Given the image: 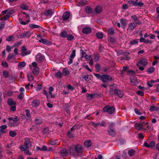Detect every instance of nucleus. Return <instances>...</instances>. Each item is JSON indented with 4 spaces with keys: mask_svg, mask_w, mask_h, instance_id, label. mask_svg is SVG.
I'll list each match as a JSON object with an SVG mask.
<instances>
[{
    "mask_svg": "<svg viewBox=\"0 0 159 159\" xmlns=\"http://www.w3.org/2000/svg\"><path fill=\"white\" fill-rule=\"evenodd\" d=\"M11 106L10 110L12 111H15L16 110V105H13Z\"/></svg>",
    "mask_w": 159,
    "mask_h": 159,
    "instance_id": "0e129e2a",
    "label": "nucleus"
},
{
    "mask_svg": "<svg viewBox=\"0 0 159 159\" xmlns=\"http://www.w3.org/2000/svg\"><path fill=\"white\" fill-rule=\"evenodd\" d=\"M120 22L121 24V26L123 29H125L127 23V20L126 19L122 18L120 20Z\"/></svg>",
    "mask_w": 159,
    "mask_h": 159,
    "instance_id": "dca6fc26",
    "label": "nucleus"
},
{
    "mask_svg": "<svg viewBox=\"0 0 159 159\" xmlns=\"http://www.w3.org/2000/svg\"><path fill=\"white\" fill-rule=\"evenodd\" d=\"M67 35V32L66 31H61L60 34V36L63 38H66Z\"/></svg>",
    "mask_w": 159,
    "mask_h": 159,
    "instance_id": "ea45409f",
    "label": "nucleus"
},
{
    "mask_svg": "<svg viewBox=\"0 0 159 159\" xmlns=\"http://www.w3.org/2000/svg\"><path fill=\"white\" fill-rule=\"evenodd\" d=\"M17 134L13 130H10L9 131V136L12 137H14Z\"/></svg>",
    "mask_w": 159,
    "mask_h": 159,
    "instance_id": "4c0bfd02",
    "label": "nucleus"
},
{
    "mask_svg": "<svg viewBox=\"0 0 159 159\" xmlns=\"http://www.w3.org/2000/svg\"><path fill=\"white\" fill-rule=\"evenodd\" d=\"M31 53V51L27 49L25 46H23L21 49V55L23 57L29 55Z\"/></svg>",
    "mask_w": 159,
    "mask_h": 159,
    "instance_id": "423d86ee",
    "label": "nucleus"
},
{
    "mask_svg": "<svg viewBox=\"0 0 159 159\" xmlns=\"http://www.w3.org/2000/svg\"><path fill=\"white\" fill-rule=\"evenodd\" d=\"M76 50H73L69 58L73 59L75 56Z\"/></svg>",
    "mask_w": 159,
    "mask_h": 159,
    "instance_id": "3c124183",
    "label": "nucleus"
},
{
    "mask_svg": "<svg viewBox=\"0 0 159 159\" xmlns=\"http://www.w3.org/2000/svg\"><path fill=\"white\" fill-rule=\"evenodd\" d=\"M136 25H140L142 24L141 21L138 20L137 16L136 15H134L131 16Z\"/></svg>",
    "mask_w": 159,
    "mask_h": 159,
    "instance_id": "4468645a",
    "label": "nucleus"
},
{
    "mask_svg": "<svg viewBox=\"0 0 159 159\" xmlns=\"http://www.w3.org/2000/svg\"><path fill=\"white\" fill-rule=\"evenodd\" d=\"M42 130L43 134H47L48 132L49 129L48 128L46 127L42 129Z\"/></svg>",
    "mask_w": 159,
    "mask_h": 159,
    "instance_id": "603ef678",
    "label": "nucleus"
},
{
    "mask_svg": "<svg viewBox=\"0 0 159 159\" xmlns=\"http://www.w3.org/2000/svg\"><path fill=\"white\" fill-rule=\"evenodd\" d=\"M103 11V7L101 5H98L95 8V11L97 14H99Z\"/></svg>",
    "mask_w": 159,
    "mask_h": 159,
    "instance_id": "f3484780",
    "label": "nucleus"
},
{
    "mask_svg": "<svg viewBox=\"0 0 159 159\" xmlns=\"http://www.w3.org/2000/svg\"><path fill=\"white\" fill-rule=\"evenodd\" d=\"M108 34L111 35H113L114 34V30L112 28H110L107 30Z\"/></svg>",
    "mask_w": 159,
    "mask_h": 159,
    "instance_id": "72a5a7b5",
    "label": "nucleus"
},
{
    "mask_svg": "<svg viewBox=\"0 0 159 159\" xmlns=\"http://www.w3.org/2000/svg\"><path fill=\"white\" fill-rule=\"evenodd\" d=\"M70 13L68 11H66L63 14L62 18L64 20L66 21L69 18Z\"/></svg>",
    "mask_w": 159,
    "mask_h": 159,
    "instance_id": "6ab92c4d",
    "label": "nucleus"
},
{
    "mask_svg": "<svg viewBox=\"0 0 159 159\" xmlns=\"http://www.w3.org/2000/svg\"><path fill=\"white\" fill-rule=\"evenodd\" d=\"M108 40L109 42L111 43H113L116 41L115 38L111 37H110L108 38Z\"/></svg>",
    "mask_w": 159,
    "mask_h": 159,
    "instance_id": "5fc2aeb1",
    "label": "nucleus"
},
{
    "mask_svg": "<svg viewBox=\"0 0 159 159\" xmlns=\"http://www.w3.org/2000/svg\"><path fill=\"white\" fill-rule=\"evenodd\" d=\"M64 110L66 113L69 115L70 114L71 108L68 104H65L64 107Z\"/></svg>",
    "mask_w": 159,
    "mask_h": 159,
    "instance_id": "aec40b11",
    "label": "nucleus"
},
{
    "mask_svg": "<svg viewBox=\"0 0 159 159\" xmlns=\"http://www.w3.org/2000/svg\"><path fill=\"white\" fill-rule=\"evenodd\" d=\"M1 65L2 66H4L6 68H7L8 66V64L6 61H2L1 63Z\"/></svg>",
    "mask_w": 159,
    "mask_h": 159,
    "instance_id": "774afa93",
    "label": "nucleus"
},
{
    "mask_svg": "<svg viewBox=\"0 0 159 159\" xmlns=\"http://www.w3.org/2000/svg\"><path fill=\"white\" fill-rule=\"evenodd\" d=\"M91 124L95 128H96L99 126L98 122H92Z\"/></svg>",
    "mask_w": 159,
    "mask_h": 159,
    "instance_id": "680f3d73",
    "label": "nucleus"
},
{
    "mask_svg": "<svg viewBox=\"0 0 159 159\" xmlns=\"http://www.w3.org/2000/svg\"><path fill=\"white\" fill-rule=\"evenodd\" d=\"M61 155L62 156L66 157L68 155V152L65 148L61 149L60 151Z\"/></svg>",
    "mask_w": 159,
    "mask_h": 159,
    "instance_id": "b1692460",
    "label": "nucleus"
},
{
    "mask_svg": "<svg viewBox=\"0 0 159 159\" xmlns=\"http://www.w3.org/2000/svg\"><path fill=\"white\" fill-rule=\"evenodd\" d=\"M130 83L133 85H135L138 83V82L135 80L133 79L130 81Z\"/></svg>",
    "mask_w": 159,
    "mask_h": 159,
    "instance_id": "052dcab7",
    "label": "nucleus"
},
{
    "mask_svg": "<svg viewBox=\"0 0 159 159\" xmlns=\"http://www.w3.org/2000/svg\"><path fill=\"white\" fill-rule=\"evenodd\" d=\"M93 75L97 78L101 80V78L102 77V75H101L99 74H97L95 73H93Z\"/></svg>",
    "mask_w": 159,
    "mask_h": 159,
    "instance_id": "4d7b16f0",
    "label": "nucleus"
},
{
    "mask_svg": "<svg viewBox=\"0 0 159 159\" xmlns=\"http://www.w3.org/2000/svg\"><path fill=\"white\" fill-rule=\"evenodd\" d=\"M138 43V39H134L129 42V43L131 45L137 44Z\"/></svg>",
    "mask_w": 159,
    "mask_h": 159,
    "instance_id": "49530a36",
    "label": "nucleus"
},
{
    "mask_svg": "<svg viewBox=\"0 0 159 159\" xmlns=\"http://www.w3.org/2000/svg\"><path fill=\"white\" fill-rule=\"evenodd\" d=\"M138 0H136L135 1V3L134 4V6H138L139 7H142L144 4L142 2V1H139V2H138Z\"/></svg>",
    "mask_w": 159,
    "mask_h": 159,
    "instance_id": "a878e982",
    "label": "nucleus"
},
{
    "mask_svg": "<svg viewBox=\"0 0 159 159\" xmlns=\"http://www.w3.org/2000/svg\"><path fill=\"white\" fill-rule=\"evenodd\" d=\"M26 65V64L25 61L19 62L18 63V67L19 69H20L25 66Z\"/></svg>",
    "mask_w": 159,
    "mask_h": 159,
    "instance_id": "2f4dec72",
    "label": "nucleus"
},
{
    "mask_svg": "<svg viewBox=\"0 0 159 159\" xmlns=\"http://www.w3.org/2000/svg\"><path fill=\"white\" fill-rule=\"evenodd\" d=\"M135 128L137 130H141L143 129V124L141 123H136L134 125Z\"/></svg>",
    "mask_w": 159,
    "mask_h": 159,
    "instance_id": "393cba45",
    "label": "nucleus"
},
{
    "mask_svg": "<svg viewBox=\"0 0 159 159\" xmlns=\"http://www.w3.org/2000/svg\"><path fill=\"white\" fill-rule=\"evenodd\" d=\"M36 59L38 61L42 62L44 61L45 58L43 54L39 53L36 55Z\"/></svg>",
    "mask_w": 159,
    "mask_h": 159,
    "instance_id": "6e6552de",
    "label": "nucleus"
},
{
    "mask_svg": "<svg viewBox=\"0 0 159 159\" xmlns=\"http://www.w3.org/2000/svg\"><path fill=\"white\" fill-rule=\"evenodd\" d=\"M7 102L8 105L9 106H12L13 105H16V102L14 101V100L11 98L8 99Z\"/></svg>",
    "mask_w": 159,
    "mask_h": 159,
    "instance_id": "bb28decb",
    "label": "nucleus"
},
{
    "mask_svg": "<svg viewBox=\"0 0 159 159\" xmlns=\"http://www.w3.org/2000/svg\"><path fill=\"white\" fill-rule=\"evenodd\" d=\"M115 108L113 106L107 105L103 107L102 111L104 112H107L110 114H112L114 111Z\"/></svg>",
    "mask_w": 159,
    "mask_h": 159,
    "instance_id": "7ed1b4c3",
    "label": "nucleus"
},
{
    "mask_svg": "<svg viewBox=\"0 0 159 159\" xmlns=\"http://www.w3.org/2000/svg\"><path fill=\"white\" fill-rule=\"evenodd\" d=\"M66 38L69 41H71L74 38V37L71 34H68Z\"/></svg>",
    "mask_w": 159,
    "mask_h": 159,
    "instance_id": "a18cd8bd",
    "label": "nucleus"
},
{
    "mask_svg": "<svg viewBox=\"0 0 159 159\" xmlns=\"http://www.w3.org/2000/svg\"><path fill=\"white\" fill-rule=\"evenodd\" d=\"M156 143L154 141H153L151 142L149 144H148L147 142H145L143 146L147 148H154L155 146Z\"/></svg>",
    "mask_w": 159,
    "mask_h": 159,
    "instance_id": "1a4fd4ad",
    "label": "nucleus"
},
{
    "mask_svg": "<svg viewBox=\"0 0 159 159\" xmlns=\"http://www.w3.org/2000/svg\"><path fill=\"white\" fill-rule=\"evenodd\" d=\"M20 8L23 10H28V6L24 4H22L20 5Z\"/></svg>",
    "mask_w": 159,
    "mask_h": 159,
    "instance_id": "a19ab883",
    "label": "nucleus"
},
{
    "mask_svg": "<svg viewBox=\"0 0 159 159\" xmlns=\"http://www.w3.org/2000/svg\"><path fill=\"white\" fill-rule=\"evenodd\" d=\"M88 2L86 0H80L79 3L81 5H85Z\"/></svg>",
    "mask_w": 159,
    "mask_h": 159,
    "instance_id": "79ce46f5",
    "label": "nucleus"
},
{
    "mask_svg": "<svg viewBox=\"0 0 159 159\" xmlns=\"http://www.w3.org/2000/svg\"><path fill=\"white\" fill-rule=\"evenodd\" d=\"M44 14L45 16L48 17H50L53 14L52 10L50 9L47 10L45 11Z\"/></svg>",
    "mask_w": 159,
    "mask_h": 159,
    "instance_id": "4be33fe9",
    "label": "nucleus"
},
{
    "mask_svg": "<svg viewBox=\"0 0 159 159\" xmlns=\"http://www.w3.org/2000/svg\"><path fill=\"white\" fill-rule=\"evenodd\" d=\"M112 78L111 76L107 74L102 75L101 78V80L104 83L108 82L112 80Z\"/></svg>",
    "mask_w": 159,
    "mask_h": 159,
    "instance_id": "39448f33",
    "label": "nucleus"
},
{
    "mask_svg": "<svg viewBox=\"0 0 159 159\" xmlns=\"http://www.w3.org/2000/svg\"><path fill=\"white\" fill-rule=\"evenodd\" d=\"M29 27L30 28L33 29L34 28H39L40 26L34 24H30L29 25Z\"/></svg>",
    "mask_w": 159,
    "mask_h": 159,
    "instance_id": "f704fd0d",
    "label": "nucleus"
},
{
    "mask_svg": "<svg viewBox=\"0 0 159 159\" xmlns=\"http://www.w3.org/2000/svg\"><path fill=\"white\" fill-rule=\"evenodd\" d=\"M135 151L133 149L130 150L128 152V154L130 157L132 156H134L135 155Z\"/></svg>",
    "mask_w": 159,
    "mask_h": 159,
    "instance_id": "c9c22d12",
    "label": "nucleus"
},
{
    "mask_svg": "<svg viewBox=\"0 0 159 159\" xmlns=\"http://www.w3.org/2000/svg\"><path fill=\"white\" fill-rule=\"evenodd\" d=\"M14 57V54L13 53H10L8 56L7 58V60H9L12 58H13Z\"/></svg>",
    "mask_w": 159,
    "mask_h": 159,
    "instance_id": "e2e57ef3",
    "label": "nucleus"
},
{
    "mask_svg": "<svg viewBox=\"0 0 159 159\" xmlns=\"http://www.w3.org/2000/svg\"><path fill=\"white\" fill-rule=\"evenodd\" d=\"M25 111L26 112V116L28 118H31V115L30 113V111L28 109H25Z\"/></svg>",
    "mask_w": 159,
    "mask_h": 159,
    "instance_id": "09e8293b",
    "label": "nucleus"
},
{
    "mask_svg": "<svg viewBox=\"0 0 159 159\" xmlns=\"http://www.w3.org/2000/svg\"><path fill=\"white\" fill-rule=\"evenodd\" d=\"M115 124L113 123L110 124L109 126L108 127L107 131L108 134L112 137L116 135V132L113 128Z\"/></svg>",
    "mask_w": 159,
    "mask_h": 159,
    "instance_id": "20e7f679",
    "label": "nucleus"
},
{
    "mask_svg": "<svg viewBox=\"0 0 159 159\" xmlns=\"http://www.w3.org/2000/svg\"><path fill=\"white\" fill-rule=\"evenodd\" d=\"M148 61L147 58L143 57L141 58L137 62V64L146 66L148 64Z\"/></svg>",
    "mask_w": 159,
    "mask_h": 159,
    "instance_id": "0eeeda50",
    "label": "nucleus"
},
{
    "mask_svg": "<svg viewBox=\"0 0 159 159\" xmlns=\"http://www.w3.org/2000/svg\"><path fill=\"white\" fill-rule=\"evenodd\" d=\"M9 17V16L7 14L6 15L1 18L0 20L2 21L6 20L8 19Z\"/></svg>",
    "mask_w": 159,
    "mask_h": 159,
    "instance_id": "13d9d810",
    "label": "nucleus"
},
{
    "mask_svg": "<svg viewBox=\"0 0 159 159\" xmlns=\"http://www.w3.org/2000/svg\"><path fill=\"white\" fill-rule=\"evenodd\" d=\"M119 91L117 89H115L114 90L113 89H111L110 90V94L115 96H117L119 97Z\"/></svg>",
    "mask_w": 159,
    "mask_h": 159,
    "instance_id": "9d476101",
    "label": "nucleus"
},
{
    "mask_svg": "<svg viewBox=\"0 0 159 159\" xmlns=\"http://www.w3.org/2000/svg\"><path fill=\"white\" fill-rule=\"evenodd\" d=\"M5 25V22L4 21H1L0 23V31H1V30L3 29L4 26Z\"/></svg>",
    "mask_w": 159,
    "mask_h": 159,
    "instance_id": "864d4df0",
    "label": "nucleus"
},
{
    "mask_svg": "<svg viewBox=\"0 0 159 159\" xmlns=\"http://www.w3.org/2000/svg\"><path fill=\"white\" fill-rule=\"evenodd\" d=\"M3 76L5 78H7L9 77V73L8 71L6 70H4L3 72Z\"/></svg>",
    "mask_w": 159,
    "mask_h": 159,
    "instance_id": "de8ad7c7",
    "label": "nucleus"
},
{
    "mask_svg": "<svg viewBox=\"0 0 159 159\" xmlns=\"http://www.w3.org/2000/svg\"><path fill=\"white\" fill-rule=\"evenodd\" d=\"M92 29L89 26H86L83 28L82 29V32L85 34H89L91 32Z\"/></svg>",
    "mask_w": 159,
    "mask_h": 159,
    "instance_id": "ddd939ff",
    "label": "nucleus"
},
{
    "mask_svg": "<svg viewBox=\"0 0 159 159\" xmlns=\"http://www.w3.org/2000/svg\"><path fill=\"white\" fill-rule=\"evenodd\" d=\"M98 124L99 126H106L107 125L106 123L103 121L98 122Z\"/></svg>",
    "mask_w": 159,
    "mask_h": 159,
    "instance_id": "6e6d98bb",
    "label": "nucleus"
},
{
    "mask_svg": "<svg viewBox=\"0 0 159 159\" xmlns=\"http://www.w3.org/2000/svg\"><path fill=\"white\" fill-rule=\"evenodd\" d=\"M39 42L40 43H42L43 44L48 46H49L52 44V42L50 41L43 38L39 40Z\"/></svg>",
    "mask_w": 159,
    "mask_h": 159,
    "instance_id": "f8f14e48",
    "label": "nucleus"
},
{
    "mask_svg": "<svg viewBox=\"0 0 159 159\" xmlns=\"http://www.w3.org/2000/svg\"><path fill=\"white\" fill-rule=\"evenodd\" d=\"M43 122V120L40 117H36L34 120L35 124L36 125H40Z\"/></svg>",
    "mask_w": 159,
    "mask_h": 159,
    "instance_id": "412c9836",
    "label": "nucleus"
},
{
    "mask_svg": "<svg viewBox=\"0 0 159 159\" xmlns=\"http://www.w3.org/2000/svg\"><path fill=\"white\" fill-rule=\"evenodd\" d=\"M19 119L18 117L15 116L13 117H9L8 118V120L9 121L8 122V125L11 127L17 126L19 125L17 121Z\"/></svg>",
    "mask_w": 159,
    "mask_h": 159,
    "instance_id": "f03ea898",
    "label": "nucleus"
},
{
    "mask_svg": "<svg viewBox=\"0 0 159 159\" xmlns=\"http://www.w3.org/2000/svg\"><path fill=\"white\" fill-rule=\"evenodd\" d=\"M40 103L39 101L38 100H34L32 102L33 107H37L39 106Z\"/></svg>",
    "mask_w": 159,
    "mask_h": 159,
    "instance_id": "7c9ffc66",
    "label": "nucleus"
},
{
    "mask_svg": "<svg viewBox=\"0 0 159 159\" xmlns=\"http://www.w3.org/2000/svg\"><path fill=\"white\" fill-rule=\"evenodd\" d=\"M101 66L99 63L97 64L95 66L96 71L97 72H99L101 70Z\"/></svg>",
    "mask_w": 159,
    "mask_h": 159,
    "instance_id": "58836bf2",
    "label": "nucleus"
},
{
    "mask_svg": "<svg viewBox=\"0 0 159 159\" xmlns=\"http://www.w3.org/2000/svg\"><path fill=\"white\" fill-rule=\"evenodd\" d=\"M30 20H26L25 22L21 21H20V23L21 24L23 25H25L27 24L30 22Z\"/></svg>",
    "mask_w": 159,
    "mask_h": 159,
    "instance_id": "bf43d9fd",
    "label": "nucleus"
},
{
    "mask_svg": "<svg viewBox=\"0 0 159 159\" xmlns=\"http://www.w3.org/2000/svg\"><path fill=\"white\" fill-rule=\"evenodd\" d=\"M24 146L27 149H29L30 147H31L32 145L31 143L30 142V140L28 139H25L24 142Z\"/></svg>",
    "mask_w": 159,
    "mask_h": 159,
    "instance_id": "9b49d317",
    "label": "nucleus"
},
{
    "mask_svg": "<svg viewBox=\"0 0 159 159\" xmlns=\"http://www.w3.org/2000/svg\"><path fill=\"white\" fill-rule=\"evenodd\" d=\"M84 151L83 147L80 144H77L74 147V152H72V155L74 157L82 156Z\"/></svg>",
    "mask_w": 159,
    "mask_h": 159,
    "instance_id": "f257e3e1",
    "label": "nucleus"
},
{
    "mask_svg": "<svg viewBox=\"0 0 159 159\" xmlns=\"http://www.w3.org/2000/svg\"><path fill=\"white\" fill-rule=\"evenodd\" d=\"M17 97L20 100L24 98V93L22 92L20 93Z\"/></svg>",
    "mask_w": 159,
    "mask_h": 159,
    "instance_id": "338daca9",
    "label": "nucleus"
},
{
    "mask_svg": "<svg viewBox=\"0 0 159 159\" xmlns=\"http://www.w3.org/2000/svg\"><path fill=\"white\" fill-rule=\"evenodd\" d=\"M96 36L97 38L102 39L103 37V35L102 33L98 32L96 34Z\"/></svg>",
    "mask_w": 159,
    "mask_h": 159,
    "instance_id": "37998d69",
    "label": "nucleus"
},
{
    "mask_svg": "<svg viewBox=\"0 0 159 159\" xmlns=\"http://www.w3.org/2000/svg\"><path fill=\"white\" fill-rule=\"evenodd\" d=\"M92 144V142L89 140H86L84 143V146L87 148H89L91 146Z\"/></svg>",
    "mask_w": 159,
    "mask_h": 159,
    "instance_id": "cd10ccee",
    "label": "nucleus"
},
{
    "mask_svg": "<svg viewBox=\"0 0 159 159\" xmlns=\"http://www.w3.org/2000/svg\"><path fill=\"white\" fill-rule=\"evenodd\" d=\"M55 76L58 79H60L62 77V73L60 71H58L56 72L55 74Z\"/></svg>",
    "mask_w": 159,
    "mask_h": 159,
    "instance_id": "e433bc0d",
    "label": "nucleus"
},
{
    "mask_svg": "<svg viewBox=\"0 0 159 159\" xmlns=\"http://www.w3.org/2000/svg\"><path fill=\"white\" fill-rule=\"evenodd\" d=\"M67 136L69 138H73L74 137V132L70 131V130L68 131L67 133Z\"/></svg>",
    "mask_w": 159,
    "mask_h": 159,
    "instance_id": "c85d7f7f",
    "label": "nucleus"
},
{
    "mask_svg": "<svg viewBox=\"0 0 159 159\" xmlns=\"http://www.w3.org/2000/svg\"><path fill=\"white\" fill-rule=\"evenodd\" d=\"M136 28V24L134 22H131L129 24L128 28L127 30L132 31L135 28Z\"/></svg>",
    "mask_w": 159,
    "mask_h": 159,
    "instance_id": "5701e85b",
    "label": "nucleus"
},
{
    "mask_svg": "<svg viewBox=\"0 0 159 159\" xmlns=\"http://www.w3.org/2000/svg\"><path fill=\"white\" fill-rule=\"evenodd\" d=\"M14 11L13 10L11 9L9 11H8L7 14L10 17L11 15L14 13Z\"/></svg>",
    "mask_w": 159,
    "mask_h": 159,
    "instance_id": "69168bd1",
    "label": "nucleus"
},
{
    "mask_svg": "<svg viewBox=\"0 0 159 159\" xmlns=\"http://www.w3.org/2000/svg\"><path fill=\"white\" fill-rule=\"evenodd\" d=\"M62 74L66 75L67 76L69 74V71L67 68H64L62 71Z\"/></svg>",
    "mask_w": 159,
    "mask_h": 159,
    "instance_id": "473e14b6",
    "label": "nucleus"
},
{
    "mask_svg": "<svg viewBox=\"0 0 159 159\" xmlns=\"http://www.w3.org/2000/svg\"><path fill=\"white\" fill-rule=\"evenodd\" d=\"M31 33L30 31H27V32H24L21 34L20 35V36L21 38H23L25 37H26L29 38L30 36Z\"/></svg>",
    "mask_w": 159,
    "mask_h": 159,
    "instance_id": "2eb2a0df",
    "label": "nucleus"
},
{
    "mask_svg": "<svg viewBox=\"0 0 159 159\" xmlns=\"http://www.w3.org/2000/svg\"><path fill=\"white\" fill-rule=\"evenodd\" d=\"M85 11L86 12L89 14H93L94 12L93 9L89 6H87L85 7Z\"/></svg>",
    "mask_w": 159,
    "mask_h": 159,
    "instance_id": "a211bd4d",
    "label": "nucleus"
},
{
    "mask_svg": "<svg viewBox=\"0 0 159 159\" xmlns=\"http://www.w3.org/2000/svg\"><path fill=\"white\" fill-rule=\"evenodd\" d=\"M154 70L155 68L154 67H150L148 69L147 72L149 74H150L153 73Z\"/></svg>",
    "mask_w": 159,
    "mask_h": 159,
    "instance_id": "c03bdc74",
    "label": "nucleus"
},
{
    "mask_svg": "<svg viewBox=\"0 0 159 159\" xmlns=\"http://www.w3.org/2000/svg\"><path fill=\"white\" fill-rule=\"evenodd\" d=\"M14 40V37L13 35H11L8 37L7 38L6 40L8 42H10L13 41Z\"/></svg>",
    "mask_w": 159,
    "mask_h": 159,
    "instance_id": "8fccbe9b",
    "label": "nucleus"
},
{
    "mask_svg": "<svg viewBox=\"0 0 159 159\" xmlns=\"http://www.w3.org/2000/svg\"><path fill=\"white\" fill-rule=\"evenodd\" d=\"M39 67H36L35 68H33L32 72L34 74L36 75L39 74Z\"/></svg>",
    "mask_w": 159,
    "mask_h": 159,
    "instance_id": "c756f323",
    "label": "nucleus"
}]
</instances>
